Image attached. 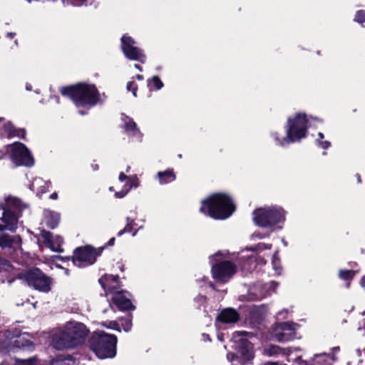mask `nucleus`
Masks as SVG:
<instances>
[{
	"instance_id": "a18cd8bd",
	"label": "nucleus",
	"mask_w": 365,
	"mask_h": 365,
	"mask_svg": "<svg viewBox=\"0 0 365 365\" xmlns=\"http://www.w3.org/2000/svg\"><path fill=\"white\" fill-rule=\"evenodd\" d=\"M50 199H51V200H56V199H58V193L57 192L52 193L50 195Z\"/></svg>"
},
{
	"instance_id": "8fccbe9b",
	"label": "nucleus",
	"mask_w": 365,
	"mask_h": 365,
	"mask_svg": "<svg viewBox=\"0 0 365 365\" xmlns=\"http://www.w3.org/2000/svg\"><path fill=\"white\" fill-rule=\"evenodd\" d=\"M15 35H16L15 33H7L6 34V36L10 38H12Z\"/></svg>"
},
{
	"instance_id": "f257e3e1",
	"label": "nucleus",
	"mask_w": 365,
	"mask_h": 365,
	"mask_svg": "<svg viewBox=\"0 0 365 365\" xmlns=\"http://www.w3.org/2000/svg\"><path fill=\"white\" fill-rule=\"evenodd\" d=\"M26 208L27 205L16 197L9 196L0 200V212H2L0 217V232L5 230L16 231L22 212ZM21 239L19 235L11 236L0 233V247L17 252L21 250Z\"/></svg>"
},
{
	"instance_id": "7ed1b4c3",
	"label": "nucleus",
	"mask_w": 365,
	"mask_h": 365,
	"mask_svg": "<svg viewBox=\"0 0 365 365\" xmlns=\"http://www.w3.org/2000/svg\"><path fill=\"white\" fill-rule=\"evenodd\" d=\"M88 334L84 324L70 321L52 335L51 345L58 350L75 348L85 343Z\"/></svg>"
},
{
	"instance_id": "5fc2aeb1",
	"label": "nucleus",
	"mask_w": 365,
	"mask_h": 365,
	"mask_svg": "<svg viewBox=\"0 0 365 365\" xmlns=\"http://www.w3.org/2000/svg\"><path fill=\"white\" fill-rule=\"evenodd\" d=\"M332 350L334 352H336L339 350V346L334 347Z\"/></svg>"
},
{
	"instance_id": "4be33fe9",
	"label": "nucleus",
	"mask_w": 365,
	"mask_h": 365,
	"mask_svg": "<svg viewBox=\"0 0 365 365\" xmlns=\"http://www.w3.org/2000/svg\"><path fill=\"white\" fill-rule=\"evenodd\" d=\"M113 302L121 310H133L134 307L132 305L130 300L125 296V293L118 291L113 294Z\"/></svg>"
},
{
	"instance_id": "c03bdc74",
	"label": "nucleus",
	"mask_w": 365,
	"mask_h": 365,
	"mask_svg": "<svg viewBox=\"0 0 365 365\" xmlns=\"http://www.w3.org/2000/svg\"><path fill=\"white\" fill-rule=\"evenodd\" d=\"M268 236H269L268 235H262V234H261L259 232H255L252 235V238L253 239L254 238L263 239V238H264L266 237H268Z\"/></svg>"
},
{
	"instance_id": "7c9ffc66",
	"label": "nucleus",
	"mask_w": 365,
	"mask_h": 365,
	"mask_svg": "<svg viewBox=\"0 0 365 365\" xmlns=\"http://www.w3.org/2000/svg\"><path fill=\"white\" fill-rule=\"evenodd\" d=\"M318 138L316 139V141L317 143V145L322 148V149H327L331 146V143L328 140L323 141L324 136V134L321 132H319L317 135Z\"/></svg>"
},
{
	"instance_id": "a211bd4d",
	"label": "nucleus",
	"mask_w": 365,
	"mask_h": 365,
	"mask_svg": "<svg viewBox=\"0 0 365 365\" xmlns=\"http://www.w3.org/2000/svg\"><path fill=\"white\" fill-rule=\"evenodd\" d=\"M41 236L43 240V242L51 250L56 252H63L61 247L63 240L59 235H53L51 232L43 230Z\"/></svg>"
},
{
	"instance_id": "bf43d9fd",
	"label": "nucleus",
	"mask_w": 365,
	"mask_h": 365,
	"mask_svg": "<svg viewBox=\"0 0 365 365\" xmlns=\"http://www.w3.org/2000/svg\"><path fill=\"white\" fill-rule=\"evenodd\" d=\"M357 179H358V182H361V178L359 175H357Z\"/></svg>"
},
{
	"instance_id": "f704fd0d",
	"label": "nucleus",
	"mask_w": 365,
	"mask_h": 365,
	"mask_svg": "<svg viewBox=\"0 0 365 365\" xmlns=\"http://www.w3.org/2000/svg\"><path fill=\"white\" fill-rule=\"evenodd\" d=\"M126 222H127V223H126L125 227H124L123 230H120V231H119L118 232V236L120 237V236L123 235L125 232H130L132 231L133 226L134 225V220L130 218V217H128L126 218Z\"/></svg>"
},
{
	"instance_id": "e2e57ef3",
	"label": "nucleus",
	"mask_w": 365,
	"mask_h": 365,
	"mask_svg": "<svg viewBox=\"0 0 365 365\" xmlns=\"http://www.w3.org/2000/svg\"><path fill=\"white\" fill-rule=\"evenodd\" d=\"M109 190H110V191H113V187H109Z\"/></svg>"
},
{
	"instance_id": "ea45409f",
	"label": "nucleus",
	"mask_w": 365,
	"mask_h": 365,
	"mask_svg": "<svg viewBox=\"0 0 365 365\" xmlns=\"http://www.w3.org/2000/svg\"><path fill=\"white\" fill-rule=\"evenodd\" d=\"M126 88L128 91H132L133 95L136 97L137 86L135 84L133 81H129L127 83Z\"/></svg>"
},
{
	"instance_id": "052dcab7",
	"label": "nucleus",
	"mask_w": 365,
	"mask_h": 365,
	"mask_svg": "<svg viewBox=\"0 0 365 365\" xmlns=\"http://www.w3.org/2000/svg\"><path fill=\"white\" fill-rule=\"evenodd\" d=\"M217 337H218V339H219V340H220V341H222V336H221L220 334L218 335V336H217Z\"/></svg>"
},
{
	"instance_id": "4d7b16f0",
	"label": "nucleus",
	"mask_w": 365,
	"mask_h": 365,
	"mask_svg": "<svg viewBox=\"0 0 365 365\" xmlns=\"http://www.w3.org/2000/svg\"><path fill=\"white\" fill-rule=\"evenodd\" d=\"M58 363H60V361H53L52 362L51 365H56V364H58Z\"/></svg>"
},
{
	"instance_id": "58836bf2",
	"label": "nucleus",
	"mask_w": 365,
	"mask_h": 365,
	"mask_svg": "<svg viewBox=\"0 0 365 365\" xmlns=\"http://www.w3.org/2000/svg\"><path fill=\"white\" fill-rule=\"evenodd\" d=\"M354 20L359 24L365 21V11L359 10L356 13Z\"/></svg>"
},
{
	"instance_id": "de8ad7c7",
	"label": "nucleus",
	"mask_w": 365,
	"mask_h": 365,
	"mask_svg": "<svg viewBox=\"0 0 365 365\" xmlns=\"http://www.w3.org/2000/svg\"><path fill=\"white\" fill-rule=\"evenodd\" d=\"M114 242H115V238H114V237H113V238H111V239L108 241V245L109 246H112V245H114Z\"/></svg>"
},
{
	"instance_id": "39448f33",
	"label": "nucleus",
	"mask_w": 365,
	"mask_h": 365,
	"mask_svg": "<svg viewBox=\"0 0 365 365\" xmlns=\"http://www.w3.org/2000/svg\"><path fill=\"white\" fill-rule=\"evenodd\" d=\"M312 120L320 121L318 118L308 116L304 113H297L287 118L285 131L287 138L291 143L299 142L307 136V129L312 125Z\"/></svg>"
},
{
	"instance_id": "a878e982",
	"label": "nucleus",
	"mask_w": 365,
	"mask_h": 365,
	"mask_svg": "<svg viewBox=\"0 0 365 365\" xmlns=\"http://www.w3.org/2000/svg\"><path fill=\"white\" fill-rule=\"evenodd\" d=\"M240 259L243 260L242 264H241L242 269L246 272H251L255 267L256 264L262 263L264 264L265 261L263 259H260L259 262H257L256 256L252 255H242L240 257Z\"/></svg>"
},
{
	"instance_id": "1a4fd4ad",
	"label": "nucleus",
	"mask_w": 365,
	"mask_h": 365,
	"mask_svg": "<svg viewBox=\"0 0 365 365\" xmlns=\"http://www.w3.org/2000/svg\"><path fill=\"white\" fill-rule=\"evenodd\" d=\"M117 337L104 331H97L90 341L91 349L101 359L113 358L116 354Z\"/></svg>"
},
{
	"instance_id": "09e8293b",
	"label": "nucleus",
	"mask_w": 365,
	"mask_h": 365,
	"mask_svg": "<svg viewBox=\"0 0 365 365\" xmlns=\"http://www.w3.org/2000/svg\"><path fill=\"white\" fill-rule=\"evenodd\" d=\"M31 89H32L31 85L29 83H26V90L28 91H31Z\"/></svg>"
},
{
	"instance_id": "37998d69",
	"label": "nucleus",
	"mask_w": 365,
	"mask_h": 365,
	"mask_svg": "<svg viewBox=\"0 0 365 365\" xmlns=\"http://www.w3.org/2000/svg\"><path fill=\"white\" fill-rule=\"evenodd\" d=\"M72 4L76 6H81L87 4V0H71Z\"/></svg>"
},
{
	"instance_id": "a19ab883",
	"label": "nucleus",
	"mask_w": 365,
	"mask_h": 365,
	"mask_svg": "<svg viewBox=\"0 0 365 365\" xmlns=\"http://www.w3.org/2000/svg\"><path fill=\"white\" fill-rule=\"evenodd\" d=\"M289 311L287 309H284L279 311L277 314V319L280 320V319L285 318L286 316H287L289 314Z\"/></svg>"
},
{
	"instance_id": "4c0bfd02",
	"label": "nucleus",
	"mask_w": 365,
	"mask_h": 365,
	"mask_svg": "<svg viewBox=\"0 0 365 365\" xmlns=\"http://www.w3.org/2000/svg\"><path fill=\"white\" fill-rule=\"evenodd\" d=\"M355 272L352 270H340L339 276L343 280H348L352 279Z\"/></svg>"
},
{
	"instance_id": "b1692460",
	"label": "nucleus",
	"mask_w": 365,
	"mask_h": 365,
	"mask_svg": "<svg viewBox=\"0 0 365 365\" xmlns=\"http://www.w3.org/2000/svg\"><path fill=\"white\" fill-rule=\"evenodd\" d=\"M239 317L238 313L234 309L227 308L219 314L217 321L225 324L235 323Z\"/></svg>"
},
{
	"instance_id": "c9c22d12",
	"label": "nucleus",
	"mask_w": 365,
	"mask_h": 365,
	"mask_svg": "<svg viewBox=\"0 0 365 365\" xmlns=\"http://www.w3.org/2000/svg\"><path fill=\"white\" fill-rule=\"evenodd\" d=\"M101 324L108 328V329H113V330H116V331H120V324L116 322V321H109V322H102Z\"/></svg>"
},
{
	"instance_id": "72a5a7b5",
	"label": "nucleus",
	"mask_w": 365,
	"mask_h": 365,
	"mask_svg": "<svg viewBox=\"0 0 365 365\" xmlns=\"http://www.w3.org/2000/svg\"><path fill=\"white\" fill-rule=\"evenodd\" d=\"M272 264L273 269H274L276 274H281V271H282V267H281V265H280L279 259L277 257V252H276L272 256Z\"/></svg>"
},
{
	"instance_id": "0eeeda50",
	"label": "nucleus",
	"mask_w": 365,
	"mask_h": 365,
	"mask_svg": "<svg viewBox=\"0 0 365 365\" xmlns=\"http://www.w3.org/2000/svg\"><path fill=\"white\" fill-rule=\"evenodd\" d=\"M246 332L240 331L233 334L232 341L236 354L228 353L227 358L232 365H245L248 364L254 357L253 346L245 337Z\"/></svg>"
},
{
	"instance_id": "4468645a",
	"label": "nucleus",
	"mask_w": 365,
	"mask_h": 365,
	"mask_svg": "<svg viewBox=\"0 0 365 365\" xmlns=\"http://www.w3.org/2000/svg\"><path fill=\"white\" fill-rule=\"evenodd\" d=\"M121 49L124 56L129 60L145 63V55L143 51L137 46L135 41L129 35L124 34L120 39Z\"/></svg>"
},
{
	"instance_id": "3c124183",
	"label": "nucleus",
	"mask_w": 365,
	"mask_h": 365,
	"mask_svg": "<svg viewBox=\"0 0 365 365\" xmlns=\"http://www.w3.org/2000/svg\"><path fill=\"white\" fill-rule=\"evenodd\" d=\"M200 302H203L205 300V297L204 296L200 295L197 298Z\"/></svg>"
},
{
	"instance_id": "6e6552de",
	"label": "nucleus",
	"mask_w": 365,
	"mask_h": 365,
	"mask_svg": "<svg viewBox=\"0 0 365 365\" xmlns=\"http://www.w3.org/2000/svg\"><path fill=\"white\" fill-rule=\"evenodd\" d=\"M232 259L227 251H219L211 257L212 274L215 279L226 282L234 275L236 266L230 262Z\"/></svg>"
},
{
	"instance_id": "13d9d810",
	"label": "nucleus",
	"mask_w": 365,
	"mask_h": 365,
	"mask_svg": "<svg viewBox=\"0 0 365 365\" xmlns=\"http://www.w3.org/2000/svg\"><path fill=\"white\" fill-rule=\"evenodd\" d=\"M130 166H128V167L126 168V170H125V172H126V173H128V172L130 171Z\"/></svg>"
},
{
	"instance_id": "dca6fc26",
	"label": "nucleus",
	"mask_w": 365,
	"mask_h": 365,
	"mask_svg": "<svg viewBox=\"0 0 365 365\" xmlns=\"http://www.w3.org/2000/svg\"><path fill=\"white\" fill-rule=\"evenodd\" d=\"M277 284L270 282L268 284H262L257 283L251 287L249 289V297L251 300H258L264 298L271 292L275 291Z\"/></svg>"
},
{
	"instance_id": "393cba45",
	"label": "nucleus",
	"mask_w": 365,
	"mask_h": 365,
	"mask_svg": "<svg viewBox=\"0 0 365 365\" xmlns=\"http://www.w3.org/2000/svg\"><path fill=\"white\" fill-rule=\"evenodd\" d=\"M50 185L49 181H45L41 178H35L30 184V189L36 195H41L46 192Z\"/></svg>"
},
{
	"instance_id": "680f3d73",
	"label": "nucleus",
	"mask_w": 365,
	"mask_h": 365,
	"mask_svg": "<svg viewBox=\"0 0 365 365\" xmlns=\"http://www.w3.org/2000/svg\"><path fill=\"white\" fill-rule=\"evenodd\" d=\"M282 241L283 244L286 246L287 245V242L284 241V240H282Z\"/></svg>"
},
{
	"instance_id": "0e129e2a",
	"label": "nucleus",
	"mask_w": 365,
	"mask_h": 365,
	"mask_svg": "<svg viewBox=\"0 0 365 365\" xmlns=\"http://www.w3.org/2000/svg\"><path fill=\"white\" fill-rule=\"evenodd\" d=\"M278 229H282V225H279L277 227Z\"/></svg>"
},
{
	"instance_id": "5701e85b",
	"label": "nucleus",
	"mask_w": 365,
	"mask_h": 365,
	"mask_svg": "<svg viewBox=\"0 0 365 365\" xmlns=\"http://www.w3.org/2000/svg\"><path fill=\"white\" fill-rule=\"evenodd\" d=\"M334 360L333 357L324 353L314 355L309 361H303L299 359V361L303 365H331V361Z\"/></svg>"
},
{
	"instance_id": "cd10ccee",
	"label": "nucleus",
	"mask_w": 365,
	"mask_h": 365,
	"mask_svg": "<svg viewBox=\"0 0 365 365\" xmlns=\"http://www.w3.org/2000/svg\"><path fill=\"white\" fill-rule=\"evenodd\" d=\"M157 178L158 179L160 185H165L174 181L176 176L173 169H168L165 171L158 172L157 173Z\"/></svg>"
},
{
	"instance_id": "69168bd1",
	"label": "nucleus",
	"mask_w": 365,
	"mask_h": 365,
	"mask_svg": "<svg viewBox=\"0 0 365 365\" xmlns=\"http://www.w3.org/2000/svg\"><path fill=\"white\" fill-rule=\"evenodd\" d=\"M54 98L56 100V101L58 102V97H54Z\"/></svg>"
},
{
	"instance_id": "864d4df0",
	"label": "nucleus",
	"mask_w": 365,
	"mask_h": 365,
	"mask_svg": "<svg viewBox=\"0 0 365 365\" xmlns=\"http://www.w3.org/2000/svg\"><path fill=\"white\" fill-rule=\"evenodd\" d=\"M135 68L136 69H138V71H142V68H141L139 65L135 64Z\"/></svg>"
},
{
	"instance_id": "ddd939ff",
	"label": "nucleus",
	"mask_w": 365,
	"mask_h": 365,
	"mask_svg": "<svg viewBox=\"0 0 365 365\" xmlns=\"http://www.w3.org/2000/svg\"><path fill=\"white\" fill-rule=\"evenodd\" d=\"M10 158L11 161L17 166H32L34 159L27 149L21 143L16 142L9 146Z\"/></svg>"
},
{
	"instance_id": "9d476101",
	"label": "nucleus",
	"mask_w": 365,
	"mask_h": 365,
	"mask_svg": "<svg viewBox=\"0 0 365 365\" xmlns=\"http://www.w3.org/2000/svg\"><path fill=\"white\" fill-rule=\"evenodd\" d=\"M285 220V211L276 205L260 207L253 212V220L261 227H272L283 223Z\"/></svg>"
},
{
	"instance_id": "2f4dec72",
	"label": "nucleus",
	"mask_w": 365,
	"mask_h": 365,
	"mask_svg": "<svg viewBox=\"0 0 365 365\" xmlns=\"http://www.w3.org/2000/svg\"><path fill=\"white\" fill-rule=\"evenodd\" d=\"M148 86L150 87L153 86L155 89L160 90L163 87L164 84L158 76H154L150 81H148Z\"/></svg>"
},
{
	"instance_id": "423d86ee",
	"label": "nucleus",
	"mask_w": 365,
	"mask_h": 365,
	"mask_svg": "<svg viewBox=\"0 0 365 365\" xmlns=\"http://www.w3.org/2000/svg\"><path fill=\"white\" fill-rule=\"evenodd\" d=\"M4 339L1 342L0 354L16 352L18 350H33L34 344L31 336L26 333H21L19 330L4 331Z\"/></svg>"
},
{
	"instance_id": "f03ea898",
	"label": "nucleus",
	"mask_w": 365,
	"mask_h": 365,
	"mask_svg": "<svg viewBox=\"0 0 365 365\" xmlns=\"http://www.w3.org/2000/svg\"><path fill=\"white\" fill-rule=\"evenodd\" d=\"M63 96L71 98L81 115H86L88 110L106 99L104 93H100L94 84L78 83L64 87L61 90Z\"/></svg>"
},
{
	"instance_id": "79ce46f5",
	"label": "nucleus",
	"mask_w": 365,
	"mask_h": 365,
	"mask_svg": "<svg viewBox=\"0 0 365 365\" xmlns=\"http://www.w3.org/2000/svg\"><path fill=\"white\" fill-rule=\"evenodd\" d=\"M280 352V348L277 346H271L268 350L269 355L277 354Z\"/></svg>"
},
{
	"instance_id": "e433bc0d",
	"label": "nucleus",
	"mask_w": 365,
	"mask_h": 365,
	"mask_svg": "<svg viewBox=\"0 0 365 365\" xmlns=\"http://www.w3.org/2000/svg\"><path fill=\"white\" fill-rule=\"evenodd\" d=\"M271 247H272V245H270V244L259 243L255 247H251L247 248V250L259 252L262 250H265V249L269 250V249H271Z\"/></svg>"
},
{
	"instance_id": "412c9836",
	"label": "nucleus",
	"mask_w": 365,
	"mask_h": 365,
	"mask_svg": "<svg viewBox=\"0 0 365 365\" xmlns=\"http://www.w3.org/2000/svg\"><path fill=\"white\" fill-rule=\"evenodd\" d=\"M121 119L123 122V127L127 135H128L130 138H134L135 140H140L143 135L140 130L138 128L137 125L134 120L131 118L125 115H122Z\"/></svg>"
},
{
	"instance_id": "aec40b11",
	"label": "nucleus",
	"mask_w": 365,
	"mask_h": 365,
	"mask_svg": "<svg viewBox=\"0 0 365 365\" xmlns=\"http://www.w3.org/2000/svg\"><path fill=\"white\" fill-rule=\"evenodd\" d=\"M25 130L23 129H16L10 122H6L4 118H0V136L12 137L19 136L24 138Z\"/></svg>"
},
{
	"instance_id": "c756f323",
	"label": "nucleus",
	"mask_w": 365,
	"mask_h": 365,
	"mask_svg": "<svg viewBox=\"0 0 365 365\" xmlns=\"http://www.w3.org/2000/svg\"><path fill=\"white\" fill-rule=\"evenodd\" d=\"M120 327H122V329L128 332L131 330L132 328V319L130 316H128L125 319H121L120 320Z\"/></svg>"
},
{
	"instance_id": "f3484780",
	"label": "nucleus",
	"mask_w": 365,
	"mask_h": 365,
	"mask_svg": "<svg viewBox=\"0 0 365 365\" xmlns=\"http://www.w3.org/2000/svg\"><path fill=\"white\" fill-rule=\"evenodd\" d=\"M118 180L120 182L125 181V183L120 191L115 192L116 198L124 197L131 189L137 188L140 185V180L136 175L128 176L121 172L119 174Z\"/></svg>"
},
{
	"instance_id": "9b49d317",
	"label": "nucleus",
	"mask_w": 365,
	"mask_h": 365,
	"mask_svg": "<svg viewBox=\"0 0 365 365\" xmlns=\"http://www.w3.org/2000/svg\"><path fill=\"white\" fill-rule=\"evenodd\" d=\"M17 275L19 279L24 280L29 287L43 292H48L51 290V279L46 277L40 269H33L25 272L13 273Z\"/></svg>"
},
{
	"instance_id": "6ab92c4d",
	"label": "nucleus",
	"mask_w": 365,
	"mask_h": 365,
	"mask_svg": "<svg viewBox=\"0 0 365 365\" xmlns=\"http://www.w3.org/2000/svg\"><path fill=\"white\" fill-rule=\"evenodd\" d=\"M99 283L106 294L110 292L113 294L119 291L120 283L117 275L105 274L99 279Z\"/></svg>"
},
{
	"instance_id": "473e14b6",
	"label": "nucleus",
	"mask_w": 365,
	"mask_h": 365,
	"mask_svg": "<svg viewBox=\"0 0 365 365\" xmlns=\"http://www.w3.org/2000/svg\"><path fill=\"white\" fill-rule=\"evenodd\" d=\"M2 271L12 272L14 271V268L8 260L0 257V272Z\"/></svg>"
},
{
	"instance_id": "603ef678",
	"label": "nucleus",
	"mask_w": 365,
	"mask_h": 365,
	"mask_svg": "<svg viewBox=\"0 0 365 365\" xmlns=\"http://www.w3.org/2000/svg\"><path fill=\"white\" fill-rule=\"evenodd\" d=\"M136 78H137L138 80L141 81V80H143V76L142 75H139V74H138V75L136 76Z\"/></svg>"
},
{
	"instance_id": "2eb2a0df",
	"label": "nucleus",
	"mask_w": 365,
	"mask_h": 365,
	"mask_svg": "<svg viewBox=\"0 0 365 365\" xmlns=\"http://www.w3.org/2000/svg\"><path fill=\"white\" fill-rule=\"evenodd\" d=\"M297 327L289 322L278 323L274 327L272 337L279 342L292 340L295 337Z\"/></svg>"
},
{
	"instance_id": "c85d7f7f",
	"label": "nucleus",
	"mask_w": 365,
	"mask_h": 365,
	"mask_svg": "<svg viewBox=\"0 0 365 365\" xmlns=\"http://www.w3.org/2000/svg\"><path fill=\"white\" fill-rule=\"evenodd\" d=\"M270 135L274 139L277 145L284 147L287 145L291 144L290 140L287 138V135L280 138L278 132L272 131Z\"/></svg>"
},
{
	"instance_id": "f8f14e48",
	"label": "nucleus",
	"mask_w": 365,
	"mask_h": 365,
	"mask_svg": "<svg viewBox=\"0 0 365 365\" xmlns=\"http://www.w3.org/2000/svg\"><path fill=\"white\" fill-rule=\"evenodd\" d=\"M101 251L102 248L95 249L91 246L79 247L74 252L73 262L78 267L89 266L96 262Z\"/></svg>"
},
{
	"instance_id": "49530a36",
	"label": "nucleus",
	"mask_w": 365,
	"mask_h": 365,
	"mask_svg": "<svg viewBox=\"0 0 365 365\" xmlns=\"http://www.w3.org/2000/svg\"><path fill=\"white\" fill-rule=\"evenodd\" d=\"M360 284L362 287H365V275L361 278Z\"/></svg>"
},
{
	"instance_id": "20e7f679",
	"label": "nucleus",
	"mask_w": 365,
	"mask_h": 365,
	"mask_svg": "<svg viewBox=\"0 0 365 365\" xmlns=\"http://www.w3.org/2000/svg\"><path fill=\"white\" fill-rule=\"evenodd\" d=\"M235 210L232 198L225 193H215L202 201L200 212L215 220L228 218Z\"/></svg>"
},
{
	"instance_id": "6e6d98bb",
	"label": "nucleus",
	"mask_w": 365,
	"mask_h": 365,
	"mask_svg": "<svg viewBox=\"0 0 365 365\" xmlns=\"http://www.w3.org/2000/svg\"><path fill=\"white\" fill-rule=\"evenodd\" d=\"M203 336L205 337V339L208 340V341H210V339L208 335H206V334H203Z\"/></svg>"
},
{
	"instance_id": "bb28decb",
	"label": "nucleus",
	"mask_w": 365,
	"mask_h": 365,
	"mask_svg": "<svg viewBox=\"0 0 365 365\" xmlns=\"http://www.w3.org/2000/svg\"><path fill=\"white\" fill-rule=\"evenodd\" d=\"M43 220L48 227L54 229L59 223L60 216L58 213L54 211L45 210L43 212Z\"/></svg>"
}]
</instances>
